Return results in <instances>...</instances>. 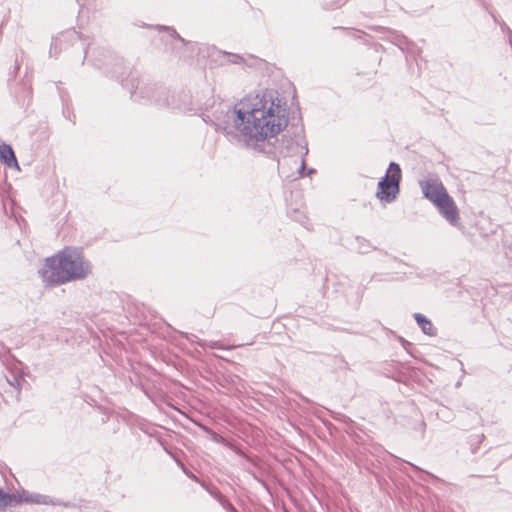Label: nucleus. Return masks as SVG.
<instances>
[{
  "mask_svg": "<svg viewBox=\"0 0 512 512\" xmlns=\"http://www.w3.org/2000/svg\"><path fill=\"white\" fill-rule=\"evenodd\" d=\"M301 158V161H300V165L298 166L297 168V174H298V177L299 178H303L306 176V159L305 157H302L300 156Z\"/></svg>",
  "mask_w": 512,
  "mask_h": 512,
  "instance_id": "obj_32",
  "label": "nucleus"
},
{
  "mask_svg": "<svg viewBox=\"0 0 512 512\" xmlns=\"http://www.w3.org/2000/svg\"><path fill=\"white\" fill-rule=\"evenodd\" d=\"M355 240L358 244L357 246V252L359 254H367L369 253L371 250H377L379 251L380 253H382L383 255L385 256H389L388 252L387 251H383L381 249H378L377 247H374L372 246V244L370 243L369 240L365 239L364 237H361V236H356L355 237Z\"/></svg>",
  "mask_w": 512,
  "mask_h": 512,
  "instance_id": "obj_19",
  "label": "nucleus"
},
{
  "mask_svg": "<svg viewBox=\"0 0 512 512\" xmlns=\"http://www.w3.org/2000/svg\"><path fill=\"white\" fill-rule=\"evenodd\" d=\"M92 265L81 249L67 246L56 254L46 257L38 274L46 287H57L85 279Z\"/></svg>",
  "mask_w": 512,
  "mask_h": 512,
  "instance_id": "obj_2",
  "label": "nucleus"
},
{
  "mask_svg": "<svg viewBox=\"0 0 512 512\" xmlns=\"http://www.w3.org/2000/svg\"><path fill=\"white\" fill-rule=\"evenodd\" d=\"M14 98L20 108H27L32 102V88L25 82L18 83L14 90Z\"/></svg>",
  "mask_w": 512,
  "mask_h": 512,
  "instance_id": "obj_13",
  "label": "nucleus"
},
{
  "mask_svg": "<svg viewBox=\"0 0 512 512\" xmlns=\"http://www.w3.org/2000/svg\"><path fill=\"white\" fill-rule=\"evenodd\" d=\"M200 428L209 436L210 440H212L215 443L221 444L233 452H235L237 455L245 458L248 462H250L252 465L257 466L258 465V458L244 450L241 444L238 442L227 439L219 434H217L213 429H211L208 426L201 425Z\"/></svg>",
  "mask_w": 512,
  "mask_h": 512,
  "instance_id": "obj_7",
  "label": "nucleus"
},
{
  "mask_svg": "<svg viewBox=\"0 0 512 512\" xmlns=\"http://www.w3.org/2000/svg\"><path fill=\"white\" fill-rule=\"evenodd\" d=\"M287 213L293 220L298 222H303L306 219L304 212L296 208H290Z\"/></svg>",
  "mask_w": 512,
  "mask_h": 512,
  "instance_id": "obj_27",
  "label": "nucleus"
},
{
  "mask_svg": "<svg viewBox=\"0 0 512 512\" xmlns=\"http://www.w3.org/2000/svg\"><path fill=\"white\" fill-rule=\"evenodd\" d=\"M390 257H391L394 261L400 262V263H402V264H403V265H405V266L411 267L409 264H407V263H405V262H403V261L399 260L396 256H390Z\"/></svg>",
  "mask_w": 512,
  "mask_h": 512,
  "instance_id": "obj_45",
  "label": "nucleus"
},
{
  "mask_svg": "<svg viewBox=\"0 0 512 512\" xmlns=\"http://www.w3.org/2000/svg\"><path fill=\"white\" fill-rule=\"evenodd\" d=\"M423 197L429 200L433 205L439 203V201L448 193L443 183L438 179H424L419 181Z\"/></svg>",
  "mask_w": 512,
  "mask_h": 512,
  "instance_id": "obj_10",
  "label": "nucleus"
},
{
  "mask_svg": "<svg viewBox=\"0 0 512 512\" xmlns=\"http://www.w3.org/2000/svg\"><path fill=\"white\" fill-rule=\"evenodd\" d=\"M169 92L163 85H155V90L152 92V97L149 102L154 103L158 106H168L169 103Z\"/></svg>",
  "mask_w": 512,
  "mask_h": 512,
  "instance_id": "obj_18",
  "label": "nucleus"
},
{
  "mask_svg": "<svg viewBox=\"0 0 512 512\" xmlns=\"http://www.w3.org/2000/svg\"><path fill=\"white\" fill-rule=\"evenodd\" d=\"M0 162L8 168L20 169L12 146L5 142L0 145Z\"/></svg>",
  "mask_w": 512,
  "mask_h": 512,
  "instance_id": "obj_16",
  "label": "nucleus"
},
{
  "mask_svg": "<svg viewBox=\"0 0 512 512\" xmlns=\"http://www.w3.org/2000/svg\"><path fill=\"white\" fill-rule=\"evenodd\" d=\"M172 106L184 113L197 114L199 110L196 108V102L193 101L192 96L186 91L172 96Z\"/></svg>",
  "mask_w": 512,
  "mask_h": 512,
  "instance_id": "obj_12",
  "label": "nucleus"
},
{
  "mask_svg": "<svg viewBox=\"0 0 512 512\" xmlns=\"http://www.w3.org/2000/svg\"><path fill=\"white\" fill-rule=\"evenodd\" d=\"M165 30H167L169 32V35L172 37V38H175L177 39L178 41H180L183 45L186 44V41L184 38H182L174 28H171V27H164Z\"/></svg>",
  "mask_w": 512,
  "mask_h": 512,
  "instance_id": "obj_34",
  "label": "nucleus"
},
{
  "mask_svg": "<svg viewBox=\"0 0 512 512\" xmlns=\"http://www.w3.org/2000/svg\"><path fill=\"white\" fill-rule=\"evenodd\" d=\"M323 425H325V426H329V425H332V424H331V423H329V422H325V421H323Z\"/></svg>",
  "mask_w": 512,
  "mask_h": 512,
  "instance_id": "obj_50",
  "label": "nucleus"
},
{
  "mask_svg": "<svg viewBox=\"0 0 512 512\" xmlns=\"http://www.w3.org/2000/svg\"><path fill=\"white\" fill-rule=\"evenodd\" d=\"M407 273L406 272H403V276L400 277L399 279L403 280L404 279V276L406 275Z\"/></svg>",
  "mask_w": 512,
  "mask_h": 512,
  "instance_id": "obj_52",
  "label": "nucleus"
},
{
  "mask_svg": "<svg viewBox=\"0 0 512 512\" xmlns=\"http://www.w3.org/2000/svg\"><path fill=\"white\" fill-rule=\"evenodd\" d=\"M63 115L69 121H72L73 123H75L74 119H72V117L75 118V115L73 114L72 110L68 106L63 108Z\"/></svg>",
  "mask_w": 512,
  "mask_h": 512,
  "instance_id": "obj_36",
  "label": "nucleus"
},
{
  "mask_svg": "<svg viewBox=\"0 0 512 512\" xmlns=\"http://www.w3.org/2000/svg\"><path fill=\"white\" fill-rule=\"evenodd\" d=\"M380 275L377 273H374L370 279V281H381Z\"/></svg>",
  "mask_w": 512,
  "mask_h": 512,
  "instance_id": "obj_41",
  "label": "nucleus"
},
{
  "mask_svg": "<svg viewBox=\"0 0 512 512\" xmlns=\"http://www.w3.org/2000/svg\"><path fill=\"white\" fill-rule=\"evenodd\" d=\"M110 69L115 70L117 73L121 72V69L117 66H115L113 63L110 65Z\"/></svg>",
  "mask_w": 512,
  "mask_h": 512,
  "instance_id": "obj_46",
  "label": "nucleus"
},
{
  "mask_svg": "<svg viewBox=\"0 0 512 512\" xmlns=\"http://www.w3.org/2000/svg\"><path fill=\"white\" fill-rule=\"evenodd\" d=\"M434 206L437 208L439 214L447 220L451 226L458 227L460 225L458 207L454 199L448 193H445V196Z\"/></svg>",
  "mask_w": 512,
  "mask_h": 512,
  "instance_id": "obj_11",
  "label": "nucleus"
},
{
  "mask_svg": "<svg viewBox=\"0 0 512 512\" xmlns=\"http://www.w3.org/2000/svg\"><path fill=\"white\" fill-rule=\"evenodd\" d=\"M301 400L304 401L305 403H310L311 401L305 397V396H301Z\"/></svg>",
  "mask_w": 512,
  "mask_h": 512,
  "instance_id": "obj_48",
  "label": "nucleus"
},
{
  "mask_svg": "<svg viewBox=\"0 0 512 512\" xmlns=\"http://www.w3.org/2000/svg\"><path fill=\"white\" fill-rule=\"evenodd\" d=\"M200 428L209 436L210 440H212L215 443L221 444L233 452H235L237 455L245 458L248 462H250L252 465L257 466L258 465V458L244 450L241 444L238 442L227 439L219 434H217L213 429H211L208 426L201 425Z\"/></svg>",
  "mask_w": 512,
  "mask_h": 512,
  "instance_id": "obj_8",
  "label": "nucleus"
},
{
  "mask_svg": "<svg viewBox=\"0 0 512 512\" xmlns=\"http://www.w3.org/2000/svg\"><path fill=\"white\" fill-rule=\"evenodd\" d=\"M120 83L124 89L129 91L131 99L136 102H149L156 85L155 83L140 85L138 77L133 76L131 72Z\"/></svg>",
  "mask_w": 512,
  "mask_h": 512,
  "instance_id": "obj_6",
  "label": "nucleus"
},
{
  "mask_svg": "<svg viewBox=\"0 0 512 512\" xmlns=\"http://www.w3.org/2000/svg\"><path fill=\"white\" fill-rule=\"evenodd\" d=\"M215 106V99L213 97H209L204 103L196 101V108H199L198 112H208L210 109H213Z\"/></svg>",
  "mask_w": 512,
  "mask_h": 512,
  "instance_id": "obj_26",
  "label": "nucleus"
},
{
  "mask_svg": "<svg viewBox=\"0 0 512 512\" xmlns=\"http://www.w3.org/2000/svg\"><path fill=\"white\" fill-rule=\"evenodd\" d=\"M31 495L32 493L25 489H21V491L17 493L10 492L11 507H15L23 503L30 504Z\"/></svg>",
  "mask_w": 512,
  "mask_h": 512,
  "instance_id": "obj_20",
  "label": "nucleus"
},
{
  "mask_svg": "<svg viewBox=\"0 0 512 512\" xmlns=\"http://www.w3.org/2000/svg\"><path fill=\"white\" fill-rule=\"evenodd\" d=\"M207 55H208V57L222 58V60H220V64H223L224 62H228V63H232V64H240L243 61V57L241 55L226 52V51H221V50L217 49L215 46L207 48Z\"/></svg>",
  "mask_w": 512,
  "mask_h": 512,
  "instance_id": "obj_15",
  "label": "nucleus"
},
{
  "mask_svg": "<svg viewBox=\"0 0 512 512\" xmlns=\"http://www.w3.org/2000/svg\"><path fill=\"white\" fill-rule=\"evenodd\" d=\"M197 114H199V116L202 118V120L206 123V124H209L211 126H213L215 128V122L213 121L214 117H213V114H208V112H198Z\"/></svg>",
  "mask_w": 512,
  "mask_h": 512,
  "instance_id": "obj_30",
  "label": "nucleus"
},
{
  "mask_svg": "<svg viewBox=\"0 0 512 512\" xmlns=\"http://www.w3.org/2000/svg\"><path fill=\"white\" fill-rule=\"evenodd\" d=\"M491 15H492V17H493V19H494V22H495V23H497V24H499V23H500V21L498 20V18H497L493 13H491Z\"/></svg>",
  "mask_w": 512,
  "mask_h": 512,
  "instance_id": "obj_49",
  "label": "nucleus"
},
{
  "mask_svg": "<svg viewBox=\"0 0 512 512\" xmlns=\"http://www.w3.org/2000/svg\"><path fill=\"white\" fill-rule=\"evenodd\" d=\"M227 512H237L238 510L235 506L230 502V500L224 496L220 490L216 492L214 496H212Z\"/></svg>",
  "mask_w": 512,
  "mask_h": 512,
  "instance_id": "obj_22",
  "label": "nucleus"
},
{
  "mask_svg": "<svg viewBox=\"0 0 512 512\" xmlns=\"http://www.w3.org/2000/svg\"><path fill=\"white\" fill-rule=\"evenodd\" d=\"M51 502V497L40 493H32L30 504L48 505Z\"/></svg>",
  "mask_w": 512,
  "mask_h": 512,
  "instance_id": "obj_25",
  "label": "nucleus"
},
{
  "mask_svg": "<svg viewBox=\"0 0 512 512\" xmlns=\"http://www.w3.org/2000/svg\"><path fill=\"white\" fill-rule=\"evenodd\" d=\"M413 317L418 325V327L421 329V331L428 336H436L437 335V329L434 327L432 321L427 318L422 313H414Z\"/></svg>",
  "mask_w": 512,
  "mask_h": 512,
  "instance_id": "obj_17",
  "label": "nucleus"
},
{
  "mask_svg": "<svg viewBox=\"0 0 512 512\" xmlns=\"http://www.w3.org/2000/svg\"><path fill=\"white\" fill-rule=\"evenodd\" d=\"M234 127L246 148L277 162L280 177H289L280 158L306 157L309 152L302 117L290 121L287 102L277 90L265 89L238 101Z\"/></svg>",
  "mask_w": 512,
  "mask_h": 512,
  "instance_id": "obj_1",
  "label": "nucleus"
},
{
  "mask_svg": "<svg viewBox=\"0 0 512 512\" xmlns=\"http://www.w3.org/2000/svg\"><path fill=\"white\" fill-rule=\"evenodd\" d=\"M88 63L118 82L130 75L131 68L126 65L124 59L104 47L94 48L90 53Z\"/></svg>",
  "mask_w": 512,
  "mask_h": 512,
  "instance_id": "obj_3",
  "label": "nucleus"
},
{
  "mask_svg": "<svg viewBox=\"0 0 512 512\" xmlns=\"http://www.w3.org/2000/svg\"><path fill=\"white\" fill-rule=\"evenodd\" d=\"M341 5H342L341 0H338V1L336 2V5H335L334 7H331V9L340 8V7H341Z\"/></svg>",
  "mask_w": 512,
  "mask_h": 512,
  "instance_id": "obj_47",
  "label": "nucleus"
},
{
  "mask_svg": "<svg viewBox=\"0 0 512 512\" xmlns=\"http://www.w3.org/2000/svg\"><path fill=\"white\" fill-rule=\"evenodd\" d=\"M235 103L234 105H236ZM234 110L235 106L230 107V105L219 103L217 107L212 112L213 114V121L215 122V131L216 132H223L226 134H230L231 132L228 131L230 122L234 125ZM235 129V127L233 126Z\"/></svg>",
  "mask_w": 512,
  "mask_h": 512,
  "instance_id": "obj_9",
  "label": "nucleus"
},
{
  "mask_svg": "<svg viewBox=\"0 0 512 512\" xmlns=\"http://www.w3.org/2000/svg\"><path fill=\"white\" fill-rule=\"evenodd\" d=\"M334 363L340 368V369H348V362L344 359L343 356H335Z\"/></svg>",
  "mask_w": 512,
  "mask_h": 512,
  "instance_id": "obj_35",
  "label": "nucleus"
},
{
  "mask_svg": "<svg viewBox=\"0 0 512 512\" xmlns=\"http://www.w3.org/2000/svg\"><path fill=\"white\" fill-rule=\"evenodd\" d=\"M389 33L388 39L395 44L402 52H412L415 43L399 31L386 29Z\"/></svg>",
  "mask_w": 512,
  "mask_h": 512,
  "instance_id": "obj_14",
  "label": "nucleus"
},
{
  "mask_svg": "<svg viewBox=\"0 0 512 512\" xmlns=\"http://www.w3.org/2000/svg\"><path fill=\"white\" fill-rule=\"evenodd\" d=\"M331 417L337 421H343L345 423L352 422L351 418L345 414L330 411Z\"/></svg>",
  "mask_w": 512,
  "mask_h": 512,
  "instance_id": "obj_31",
  "label": "nucleus"
},
{
  "mask_svg": "<svg viewBox=\"0 0 512 512\" xmlns=\"http://www.w3.org/2000/svg\"><path fill=\"white\" fill-rule=\"evenodd\" d=\"M306 175H311L316 173V170L314 168H306Z\"/></svg>",
  "mask_w": 512,
  "mask_h": 512,
  "instance_id": "obj_44",
  "label": "nucleus"
},
{
  "mask_svg": "<svg viewBox=\"0 0 512 512\" xmlns=\"http://www.w3.org/2000/svg\"><path fill=\"white\" fill-rule=\"evenodd\" d=\"M48 505L63 506V507H66V508L74 507V504L69 502V501H63L61 499H54V498H51V502H49Z\"/></svg>",
  "mask_w": 512,
  "mask_h": 512,
  "instance_id": "obj_29",
  "label": "nucleus"
},
{
  "mask_svg": "<svg viewBox=\"0 0 512 512\" xmlns=\"http://www.w3.org/2000/svg\"><path fill=\"white\" fill-rule=\"evenodd\" d=\"M7 507H11L10 492L0 487V512L4 511Z\"/></svg>",
  "mask_w": 512,
  "mask_h": 512,
  "instance_id": "obj_24",
  "label": "nucleus"
},
{
  "mask_svg": "<svg viewBox=\"0 0 512 512\" xmlns=\"http://www.w3.org/2000/svg\"><path fill=\"white\" fill-rule=\"evenodd\" d=\"M432 273H434V272H433V271H431V270H429V269H428L426 272H423V271H422V272H417V271L415 270V275H416L417 277H419V278L428 277V276H430Z\"/></svg>",
  "mask_w": 512,
  "mask_h": 512,
  "instance_id": "obj_37",
  "label": "nucleus"
},
{
  "mask_svg": "<svg viewBox=\"0 0 512 512\" xmlns=\"http://www.w3.org/2000/svg\"><path fill=\"white\" fill-rule=\"evenodd\" d=\"M499 26H500L502 32H504V33H507L508 29H510L504 21L500 22Z\"/></svg>",
  "mask_w": 512,
  "mask_h": 512,
  "instance_id": "obj_39",
  "label": "nucleus"
},
{
  "mask_svg": "<svg viewBox=\"0 0 512 512\" xmlns=\"http://www.w3.org/2000/svg\"><path fill=\"white\" fill-rule=\"evenodd\" d=\"M20 69V64L18 62V60L16 59L15 61V67H14V75H16V73L18 72V70Z\"/></svg>",
  "mask_w": 512,
  "mask_h": 512,
  "instance_id": "obj_43",
  "label": "nucleus"
},
{
  "mask_svg": "<svg viewBox=\"0 0 512 512\" xmlns=\"http://www.w3.org/2000/svg\"><path fill=\"white\" fill-rule=\"evenodd\" d=\"M399 339V342L401 343V345L407 350L409 346H411V342H409L408 340H406L405 338L399 336L398 337Z\"/></svg>",
  "mask_w": 512,
  "mask_h": 512,
  "instance_id": "obj_38",
  "label": "nucleus"
},
{
  "mask_svg": "<svg viewBox=\"0 0 512 512\" xmlns=\"http://www.w3.org/2000/svg\"><path fill=\"white\" fill-rule=\"evenodd\" d=\"M401 181V167L397 162L391 161L385 175L377 183L376 198L385 203L395 201L400 193Z\"/></svg>",
  "mask_w": 512,
  "mask_h": 512,
  "instance_id": "obj_4",
  "label": "nucleus"
},
{
  "mask_svg": "<svg viewBox=\"0 0 512 512\" xmlns=\"http://www.w3.org/2000/svg\"><path fill=\"white\" fill-rule=\"evenodd\" d=\"M227 512H237L238 510L235 506L230 502V500L224 496L220 490L216 492L214 496H212Z\"/></svg>",
  "mask_w": 512,
  "mask_h": 512,
  "instance_id": "obj_21",
  "label": "nucleus"
},
{
  "mask_svg": "<svg viewBox=\"0 0 512 512\" xmlns=\"http://www.w3.org/2000/svg\"><path fill=\"white\" fill-rule=\"evenodd\" d=\"M334 29H340V30H343L345 29L344 27H334Z\"/></svg>",
  "mask_w": 512,
  "mask_h": 512,
  "instance_id": "obj_53",
  "label": "nucleus"
},
{
  "mask_svg": "<svg viewBox=\"0 0 512 512\" xmlns=\"http://www.w3.org/2000/svg\"><path fill=\"white\" fill-rule=\"evenodd\" d=\"M200 485L211 497L219 491V489L211 483L200 482Z\"/></svg>",
  "mask_w": 512,
  "mask_h": 512,
  "instance_id": "obj_28",
  "label": "nucleus"
},
{
  "mask_svg": "<svg viewBox=\"0 0 512 512\" xmlns=\"http://www.w3.org/2000/svg\"><path fill=\"white\" fill-rule=\"evenodd\" d=\"M211 348H217L216 346V343H213L212 345H210Z\"/></svg>",
  "mask_w": 512,
  "mask_h": 512,
  "instance_id": "obj_51",
  "label": "nucleus"
},
{
  "mask_svg": "<svg viewBox=\"0 0 512 512\" xmlns=\"http://www.w3.org/2000/svg\"><path fill=\"white\" fill-rule=\"evenodd\" d=\"M247 472L253 477L254 480L262 484L264 487H267L265 480L263 479L262 475L259 472L251 469H248Z\"/></svg>",
  "mask_w": 512,
  "mask_h": 512,
  "instance_id": "obj_33",
  "label": "nucleus"
},
{
  "mask_svg": "<svg viewBox=\"0 0 512 512\" xmlns=\"http://www.w3.org/2000/svg\"><path fill=\"white\" fill-rule=\"evenodd\" d=\"M89 46L90 43H86L82 38V35L72 28L63 31L59 33L58 36L52 38L49 55L50 57H56L63 49L78 47L83 54L81 64H84L89 55Z\"/></svg>",
  "mask_w": 512,
  "mask_h": 512,
  "instance_id": "obj_5",
  "label": "nucleus"
},
{
  "mask_svg": "<svg viewBox=\"0 0 512 512\" xmlns=\"http://www.w3.org/2000/svg\"><path fill=\"white\" fill-rule=\"evenodd\" d=\"M399 460L401 461V459H399ZM402 462H405L406 464L411 466L413 471L423 480H426L427 478H431L433 480H439V478L437 476H435L434 474L422 469L421 467H419L411 462L403 461V460H402Z\"/></svg>",
  "mask_w": 512,
  "mask_h": 512,
  "instance_id": "obj_23",
  "label": "nucleus"
},
{
  "mask_svg": "<svg viewBox=\"0 0 512 512\" xmlns=\"http://www.w3.org/2000/svg\"><path fill=\"white\" fill-rule=\"evenodd\" d=\"M237 512H239V511H237Z\"/></svg>",
  "mask_w": 512,
  "mask_h": 512,
  "instance_id": "obj_54",
  "label": "nucleus"
},
{
  "mask_svg": "<svg viewBox=\"0 0 512 512\" xmlns=\"http://www.w3.org/2000/svg\"><path fill=\"white\" fill-rule=\"evenodd\" d=\"M425 427H426L425 422H424V421H421V422H420V424H419V428H420V431H421L422 436L424 435Z\"/></svg>",
  "mask_w": 512,
  "mask_h": 512,
  "instance_id": "obj_40",
  "label": "nucleus"
},
{
  "mask_svg": "<svg viewBox=\"0 0 512 512\" xmlns=\"http://www.w3.org/2000/svg\"><path fill=\"white\" fill-rule=\"evenodd\" d=\"M183 471H184V473H185V474H186L190 479H192V480H194V481H197L196 477H195L192 473L188 472V471H187V470H185V469H183Z\"/></svg>",
  "mask_w": 512,
  "mask_h": 512,
  "instance_id": "obj_42",
  "label": "nucleus"
}]
</instances>
